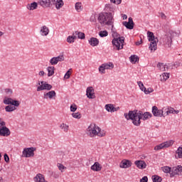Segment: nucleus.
I'll use <instances>...</instances> for the list:
<instances>
[{"instance_id": "29", "label": "nucleus", "mask_w": 182, "mask_h": 182, "mask_svg": "<svg viewBox=\"0 0 182 182\" xmlns=\"http://www.w3.org/2000/svg\"><path fill=\"white\" fill-rule=\"evenodd\" d=\"M75 11L77 12H82L83 11V5L82 2H77L75 4Z\"/></svg>"}, {"instance_id": "8", "label": "nucleus", "mask_w": 182, "mask_h": 182, "mask_svg": "<svg viewBox=\"0 0 182 182\" xmlns=\"http://www.w3.org/2000/svg\"><path fill=\"white\" fill-rule=\"evenodd\" d=\"M52 85L48 84L46 81H38V87H37V92H41V90H51Z\"/></svg>"}, {"instance_id": "7", "label": "nucleus", "mask_w": 182, "mask_h": 182, "mask_svg": "<svg viewBox=\"0 0 182 182\" xmlns=\"http://www.w3.org/2000/svg\"><path fill=\"white\" fill-rule=\"evenodd\" d=\"M55 0H39L38 4L42 8H52L55 5Z\"/></svg>"}, {"instance_id": "26", "label": "nucleus", "mask_w": 182, "mask_h": 182, "mask_svg": "<svg viewBox=\"0 0 182 182\" xmlns=\"http://www.w3.org/2000/svg\"><path fill=\"white\" fill-rule=\"evenodd\" d=\"M105 109L107 112H110L111 113H113L116 112L117 109L114 107V106L112 104H107L105 105Z\"/></svg>"}, {"instance_id": "52", "label": "nucleus", "mask_w": 182, "mask_h": 182, "mask_svg": "<svg viewBox=\"0 0 182 182\" xmlns=\"http://www.w3.org/2000/svg\"><path fill=\"white\" fill-rule=\"evenodd\" d=\"M75 110H77V105H70V112H75Z\"/></svg>"}, {"instance_id": "19", "label": "nucleus", "mask_w": 182, "mask_h": 182, "mask_svg": "<svg viewBox=\"0 0 182 182\" xmlns=\"http://www.w3.org/2000/svg\"><path fill=\"white\" fill-rule=\"evenodd\" d=\"M119 167L121 168H129V167H132V162L129 160L124 159L119 164Z\"/></svg>"}, {"instance_id": "43", "label": "nucleus", "mask_w": 182, "mask_h": 182, "mask_svg": "<svg viewBox=\"0 0 182 182\" xmlns=\"http://www.w3.org/2000/svg\"><path fill=\"white\" fill-rule=\"evenodd\" d=\"M137 84H138L140 90H141V92H144V90H146V87H144V84H143V82L138 81Z\"/></svg>"}, {"instance_id": "10", "label": "nucleus", "mask_w": 182, "mask_h": 182, "mask_svg": "<svg viewBox=\"0 0 182 182\" xmlns=\"http://www.w3.org/2000/svg\"><path fill=\"white\" fill-rule=\"evenodd\" d=\"M152 114L155 117H166V114H164V107L161 109H159L156 106L152 107Z\"/></svg>"}, {"instance_id": "44", "label": "nucleus", "mask_w": 182, "mask_h": 182, "mask_svg": "<svg viewBox=\"0 0 182 182\" xmlns=\"http://www.w3.org/2000/svg\"><path fill=\"white\" fill-rule=\"evenodd\" d=\"M152 181L153 182H161V177L159 176H153Z\"/></svg>"}, {"instance_id": "23", "label": "nucleus", "mask_w": 182, "mask_h": 182, "mask_svg": "<svg viewBox=\"0 0 182 182\" xmlns=\"http://www.w3.org/2000/svg\"><path fill=\"white\" fill-rule=\"evenodd\" d=\"M34 182H47L46 180H45V176L41 173H38L34 177Z\"/></svg>"}, {"instance_id": "53", "label": "nucleus", "mask_w": 182, "mask_h": 182, "mask_svg": "<svg viewBox=\"0 0 182 182\" xmlns=\"http://www.w3.org/2000/svg\"><path fill=\"white\" fill-rule=\"evenodd\" d=\"M110 2L115 4L116 5H120V4H122V0H110Z\"/></svg>"}, {"instance_id": "5", "label": "nucleus", "mask_w": 182, "mask_h": 182, "mask_svg": "<svg viewBox=\"0 0 182 182\" xmlns=\"http://www.w3.org/2000/svg\"><path fill=\"white\" fill-rule=\"evenodd\" d=\"M148 39L150 43L149 49L151 52H154L157 49V42H159V39L154 37V33L151 31L147 32Z\"/></svg>"}, {"instance_id": "58", "label": "nucleus", "mask_w": 182, "mask_h": 182, "mask_svg": "<svg viewBox=\"0 0 182 182\" xmlns=\"http://www.w3.org/2000/svg\"><path fill=\"white\" fill-rule=\"evenodd\" d=\"M6 123H5V122H4V121H2V122H0V126H1V127H6Z\"/></svg>"}, {"instance_id": "17", "label": "nucleus", "mask_w": 182, "mask_h": 182, "mask_svg": "<svg viewBox=\"0 0 182 182\" xmlns=\"http://www.w3.org/2000/svg\"><path fill=\"white\" fill-rule=\"evenodd\" d=\"M49 32H50L49 27L46 26H43L40 28V34L41 36H48Z\"/></svg>"}, {"instance_id": "9", "label": "nucleus", "mask_w": 182, "mask_h": 182, "mask_svg": "<svg viewBox=\"0 0 182 182\" xmlns=\"http://www.w3.org/2000/svg\"><path fill=\"white\" fill-rule=\"evenodd\" d=\"M3 103L4 105H11V106H16V107H19V105H21V102L16 100H14L9 97H4Z\"/></svg>"}, {"instance_id": "64", "label": "nucleus", "mask_w": 182, "mask_h": 182, "mask_svg": "<svg viewBox=\"0 0 182 182\" xmlns=\"http://www.w3.org/2000/svg\"><path fill=\"white\" fill-rule=\"evenodd\" d=\"M2 181V177L0 176V182Z\"/></svg>"}, {"instance_id": "13", "label": "nucleus", "mask_w": 182, "mask_h": 182, "mask_svg": "<svg viewBox=\"0 0 182 182\" xmlns=\"http://www.w3.org/2000/svg\"><path fill=\"white\" fill-rule=\"evenodd\" d=\"M65 57L63 55H59L58 57H53L50 60V63L52 65H58V62H63Z\"/></svg>"}, {"instance_id": "47", "label": "nucleus", "mask_w": 182, "mask_h": 182, "mask_svg": "<svg viewBox=\"0 0 182 182\" xmlns=\"http://www.w3.org/2000/svg\"><path fill=\"white\" fill-rule=\"evenodd\" d=\"M4 93H6V95H7V96H11V95H12V93H14V91L11 88H6L4 90Z\"/></svg>"}, {"instance_id": "55", "label": "nucleus", "mask_w": 182, "mask_h": 182, "mask_svg": "<svg viewBox=\"0 0 182 182\" xmlns=\"http://www.w3.org/2000/svg\"><path fill=\"white\" fill-rule=\"evenodd\" d=\"M4 161L6 163H9V156L6 154H4Z\"/></svg>"}, {"instance_id": "27", "label": "nucleus", "mask_w": 182, "mask_h": 182, "mask_svg": "<svg viewBox=\"0 0 182 182\" xmlns=\"http://www.w3.org/2000/svg\"><path fill=\"white\" fill-rule=\"evenodd\" d=\"M54 5H55L56 9L59 10L63 7L65 3L63 2V0H55Z\"/></svg>"}, {"instance_id": "12", "label": "nucleus", "mask_w": 182, "mask_h": 182, "mask_svg": "<svg viewBox=\"0 0 182 182\" xmlns=\"http://www.w3.org/2000/svg\"><path fill=\"white\" fill-rule=\"evenodd\" d=\"M182 176V166H177L172 168V173H171V177H174L176 175Z\"/></svg>"}, {"instance_id": "62", "label": "nucleus", "mask_w": 182, "mask_h": 182, "mask_svg": "<svg viewBox=\"0 0 182 182\" xmlns=\"http://www.w3.org/2000/svg\"><path fill=\"white\" fill-rule=\"evenodd\" d=\"M164 114H165V116H168L167 110H164Z\"/></svg>"}, {"instance_id": "33", "label": "nucleus", "mask_w": 182, "mask_h": 182, "mask_svg": "<svg viewBox=\"0 0 182 182\" xmlns=\"http://www.w3.org/2000/svg\"><path fill=\"white\" fill-rule=\"evenodd\" d=\"M176 159H182V146H179L176 151Z\"/></svg>"}, {"instance_id": "38", "label": "nucleus", "mask_w": 182, "mask_h": 182, "mask_svg": "<svg viewBox=\"0 0 182 182\" xmlns=\"http://www.w3.org/2000/svg\"><path fill=\"white\" fill-rule=\"evenodd\" d=\"M102 65L104 66L105 70L113 69V68H114V65H113V63H105L102 64Z\"/></svg>"}, {"instance_id": "50", "label": "nucleus", "mask_w": 182, "mask_h": 182, "mask_svg": "<svg viewBox=\"0 0 182 182\" xmlns=\"http://www.w3.org/2000/svg\"><path fill=\"white\" fill-rule=\"evenodd\" d=\"M161 149H164V144H161L159 145H156L155 147H154V150H156L157 151L159 150H161Z\"/></svg>"}, {"instance_id": "35", "label": "nucleus", "mask_w": 182, "mask_h": 182, "mask_svg": "<svg viewBox=\"0 0 182 182\" xmlns=\"http://www.w3.org/2000/svg\"><path fill=\"white\" fill-rule=\"evenodd\" d=\"M76 38H77L76 36L73 33L72 36H69L67 38V42L68 43H75V40H76Z\"/></svg>"}, {"instance_id": "28", "label": "nucleus", "mask_w": 182, "mask_h": 182, "mask_svg": "<svg viewBox=\"0 0 182 182\" xmlns=\"http://www.w3.org/2000/svg\"><path fill=\"white\" fill-rule=\"evenodd\" d=\"M27 9L29 11H35V9H38V3L33 2L31 4H28Z\"/></svg>"}, {"instance_id": "1", "label": "nucleus", "mask_w": 182, "mask_h": 182, "mask_svg": "<svg viewBox=\"0 0 182 182\" xmlns=\"http://www.w3.org/2000/svg\"><path fill=\"white\" fill-rule=\"evenodd\" d=\"M125 119L127 120H132V123L134 126H140L141 124V120H149V119H151V113L145 112L143 114L141 111H129V113H125L124 114Z\"/></svg>"}, {"instance_id": "63", "label": "nucleus", "mask_w": 182, "mask_h": 182, "mask_svg": "<svg viewBox=\"0 0 182 182\" xmlns=\"http://www.w3.org/2000/svg\"><path fill=\"white\" fill-rule=\"evenodd\" d=\"M1 36H4V32L0 31V38H1Z\"/></svg>"}, {"instance_id": "40", "label": "nucleus", "mask_w": 182, "mask_h": 182, "mask_svg": "<svg viewBox=\"0 0 182 182\" xmlns=\"http://www.w3.org/2000/svg\"><path fill=\"white\" fill-rule=\"evenodd\" d=\"M164 173H169L170 176H171V173H173L171 168L168 166H164L162 168Z\"/></svg>"}, {"instance_id": "56", "label": "nucleus", "mask_w": 182, "mask_h": 182, "mask_svg": "<svg viewBox=\"0 0 182 182\" xmlns=\"http://www.w3.org/2000/svg\"><path fill=\"white\" fill-rule=\"evenodd\" d=\"M149 181V178L147 176H144L141 180L140 182H147Z\"/></svg>"}, {"instance_id": "34", "label": "nucleus", "mask_w": 182, "mask_h": 182, "mask_svg": "<svg viewBox=\"0 0 182 182\" xmlns=\"http://www.w3.org/2000/svg\"><path fill=\"white\" fill-rule=\"evenodd\" d=\"M157 68L161 70V72H166L168 69V65H164L163 63H159Z\"/></svg>"}, {"instance_id": "36", "label": "nucleus", "mask_w": 182, "mask_h": 182, "mask_svg": "<svg viewBox=\"0 0 182 182\" xmlns=\"http://www.w3.org/2000/svg\"><path fill=\"white\" fill-rule=\"evenodd\" d=\"M162 144H164V149H167L168 147H171V146H173V144H174V141L169 140V141H166Z\"/></svg>"}, {"instance_id": "11", "label": "nucleus", "mask_w": 182, "mask_h": 182, "mask_svg": "<svg viewBox=\"0 0 182 182\" xmlns=\"http://www.w3.org/2000/svg\"><path fill=\"white\" fill-rule=\"evenodd\" d=\"M35 150L36 149L33 147L25 148L22 152V156L26 158L33 157L35 156Z\"/></svg>"}, {"instance_id": "6", "label": "nucleus", "mask_w": 182, "mask_h": 182, "mask_svg": "<svg viewBox=\"0 0 182 182\" xmlns=\"http://www.w3.org/2000/svg\"><path fill=\"white\" fill-rule=\"evenodd\" d=\"M112 43L113 45L114 49H116L117 50H120L123 49L124 37L114 38L112 40Z\"/></svg>"}, {"instance_id": "24", "label": "nucleus", "mask_w": 182, "mask_h": 182, "mask_svg": "<svg viewBox=\"0 0 182 182\" xmlns=\"http://www.w3.org/2000/svg\"><path fill=\"white\" fill-rule=\"evenodd\" d=\"M164 110H166V114H168V116L171 114H174V113H176V114H178V113H180V111L175 110L174 108L164 107Z\"/></svg>"}, {"instance_id": "51", "label": "nucleus", "mask_w": 182, "mask_h": 182, "mask_svg": "<svg viewBox=\"0 0 182 182\" xmlns=\"http://www.w3.org/2000/svg\"><path fill=\"white\" fill-rule=\"evenodd\" d=\"M99 72H100V73H102V75L106 73V70L103 64L99 68Z\"/></svg>"}, {"instance_id": "39", "label": "nucleus", "mask_w": 182, "mask_h": 182, "mask_svg": "<svg viewBox=\"0 0 182 182\" xmlns=\"http://www.w3.org/2000/svg\"><path fill=\"white\" fill-rule=\"evenodd\" d=\"M74 33L75 36H77L78 39H85L86 38L85 33L80 31H75Z\"/></svg>"}, {"instance_id": "46", "label": "nucleus", "mask_w": 182, "mask_h": 182, "mask_svg": "<svg viewBox=\"0 0 182 182\" xmlns=\"http://www.w3.org/2000/svg\"><path fill=\"white\" fill-rule=\"evenodd\" d=\"M73 117L74 119H81L82 118V114L80 112H73L72 114Z\"/></svg>"}, {"instance_id": "15", "label": "nucleus", "mask_w": 182, "mask_h": 182, "mask_svg": "<svg viewBox=\"0 0 182 182\" xmlns=\"http://www.w3.org/2000/svg\"><path fill=\"white\" fill-rule=\"evenodd\" d=\"M86 96L88 99H95L96 96L95 95V90L92 87H88L86 90Z\"/></svg>"}, {"instance_id": "3", "label": "nucleus", "mask_w": 182, "mask_h": 182, "mask_svg": "<svg viewBox=\"0 0 182 182\" xmlns=\"http://www.w3.org/2000/svg\"><path fill=\"white\" fill-rule=\"evenodd\" d=\"M98 22L100 25H107L108 26L113 27V23H114V14L107 12L100 13Z\"/></svg>"}, {"instance_id": "16", "label": "nucleus", "mask_w": 182, "mask_h": 182, "mask_svg": "<svg viewBox=\"0 0 182 182\" xmlns=\"http://www.w3.org/2000/svg\"><path fill=\"white\" fill-rule=\"evenodd\" d=\"M122 23L127 29H133V28H134V23L133 22V18L132 17L128 18V22L124 21Z\"/></svg>"}, {"instance_id": "30", "label": "nucleus", "mask_w": 182, "mask_h": 182, "mask_svg": "<svg viewBox=\"0 0 182 182\" xmlns=\"http://www.w3.org/2000/svg\"><path fill=\"white\" fill-rule=\"evenodd\" d=\"M60 129L64 132V133H68L69 132V125L65 124V123H61L60 124Z\"/></svg>"}, {"instance_id": "21", "label": "nucleus", "mask_w": 182, "mask_h": 182, "mask_svg": "<svg viewBox=\"0 0 182 182\" xmlns=\"http://www.w3.org/2000/svg\"><path fill=\"white\" fill-rule=\"evenodd\" d=\"M99 39L97 38L92 37L88 40V43L90 44L91 46H99Z\"/></svg>"}, {"instance_id": "31", "label": "nucleus", "mask_w": 182, "mask_h": 182, "mask_svg": "<svg viewBox=\"0 0 182 182\" xmlns=\"http://www.w3.org/2000/svg\"><path fill=\"white\" fill-rule=\"evenodd\" d=\"M16 106L15 105H7L5 107V110L7 112H15L16 110Z\"/></svg>"}, {"instance_id": "14", "label": "nucleus", "mask_w": 182, "mask_h": 182, "mask_svg": "<svg viewBox=\"0 0 182 182\" xmlns=\"http://www.w3.org/2000/svg\"><path fill=\"white\" fill-rule=\"evenodd\" d=\"M11 134V131L9 128L6 127H0V136H3L4 137H8Z\"/></svg>"}, {"instance_id": "4", "label": "nucleus", "mask_w": 182, "mask_h": 182, "mask_svg": "<svg viewBox=\"0 0 182 182\" xmlns=\"http://www.w3.org/2000/svg\"><path fill=\"white\" fill-rule=\"evenodd\" d=\"M173 38H174V32L169 31L163 36L161 39L162 43L168 48H171V43H173Z\"/></svg>"}, {"instance_id": "2", "label": "nucleus", "mask_w": 182, "mask_h": 182, "mask_svg": "<svg viewBox=\"0 0 182 182\" xmlns=\"http://www.w3.org/2000/svg\"><path fill=\"white\" fill-rule=\"evenodd\" d=\"M86 134L89 136V137L92 138L105 137V136H106V131L102 129V128L99 127L96 124L92 123L87 128Z\"/></svg>"}, {"instance_id": "41", "label": "nucleus", "mask_w": 182, "mask_h": 182, "mask_svg": "<svg viewBox=\"0 0 182 182\" xmlns=\"http://www.w3.org/2000/svg\"><path fill=\"white\" fill-rule=\"evenodd\" d=\"M129 59L132 63H136V62H139V58L137 55H132Z\"/></svg>"}, {"instance_id": "18", "label": "nucleus", "mask_w": 182, "mask_h": 182, "mask_svg": "<svg viewBox=\"0 0 182 182\" xmlns=\"http://www.w3.org/2000/svg\"><path fill=\"white\" fill-rule=\"evenodd\" d=\"M43 96L44 99H50V100H52L53 97H56V92H55V90H51L48 92H45Z\"/></svg>"}, {"instance_id": "32", "label": "nucleus", "mask_w": 182, "mask_h": 182, "mask_svg": "<svg viewBox=\"0 0 182 182\" xmlns=\"http://www.w3.org/2000/svg\"><path fill=\"white\" fill-rule=\"evenodd\" d=\"M47 70H48V76L49 77H50V76H53V75L55 74V67L53 66H50L47 68Z\"/></svg>"}, {"instance_id": "57", "label": "nucleus", "mask_w": 182, "mask_h": 182, "mask_svg": "<svg viewBox=\"0 0 182 182\" xmlns=\"http://www.w3.org/2000/svg\"><path fill=\"white\" fill-rule=\"evenodd\" d=\"M112 36H113L114 39V38H119V33H117V32H116V31H112Z\"/></svg>"}, {"instance_id": "54", "label": "nucleus", "mask_w": 182, "mask_h": 182, "mask_svg": "<svg viewBox=\"0 0 182 182\" xmlns=\"http://www.w3.org/2000/svg\"><path fill=\"white\" fill-rule=\"evenodd\" d=\"M159 17L161 18V19H166L167 18V16L163 12L159 13Z\"/></svg>"}, {"instance_id": "42", "label": "nucleus", "mask_w": 182, "mask_h": 182, "mask_svg": "<svg viewBox=\"0 0 182 182\" xmlns=\"http://www.w3.org/2000/svg\"><path fill=\"white\" fill-rule=\"evenodd\" d=\"M109 35V32L107 31H102L99 32V36L100 38H106Z\"/></svg>"}, {"instance_id": "20", "label": "nucleus", "mask_w": 182, "mask_h": 182, "mask_svg": "<svg viewBox=\"0 0 182 182\" xmlns=\"http://www.w3.org/2000/svg\"><path fill=\"white\" fill-rule=\"evenodd\" d=\"M105 12H107V14H114L116 11V7L112 4H106L105 7Z\"/></svg>"}, {"instance_id": "37", "label": "nucleus", "mask_w": 182, "mask_h": 182, "mask_svg": "<svg viewBox=\"0 0 182 182\" xmlns=\"http://www.w3.org/2000/svg\"><path fill=\"white\" fill-rule=\"evenodd\" d=\"M170 77V73H164L161 75V82H166L168 78Z\"/></svg>"}, {"instance_id": "25", "label": "nucleus", "mask_w": 182, "mask_h": 182, "mask_svg": "<svg viewBox=\"0 0 182 182\" xmlns=\"http://www.w3.org/2000/svg\"><path fill=\"white\" fill-rule=\"evenodd\" d=\"M134 164L138 167V168H146V162L144 161H136Z\"/></svg>"}, {"instance_id": "49", "label": "nucleus", "mask_w": 182, "mask_h": 182, "mask_svg": "<svg viewBox=\"0 0 182 182\" xmlns=\"http://www.w3.org/2000/svg\"><path fill=\"white\" fill-rule=\"evenodd\" d=\"M72 69H70L64 75V79H69L70 77V75H72Z\"/></svg>"}, {"instance_id": "22", "label": "nucleus", "mask_w": 182, "mask_h": 182, "mask_svg": "<svg viewBox=\"0 0 182 182\" xmlns=\"http://www.w3.org/2000/svg\"><path fill=\"white\" fill-rule=\"evenodd\" d=\"M91 170H92V171H101L102 165H100L99 162H95V164L91 166Z\"/></svg>"}, {"instance_id": "61", "label": "nucleus", "mask_w": 182, "mask_h": 182, "mask_svg": "<svg viewBox=\"0 0 182 182\" xmlns=\"http://www.w3.org/2000/svg\"><path fill=\"white\" fill-rule=\"evenodd\" d=\"M122 18L124 20V19H127V15L126 14H123L122 15Z\"/></svg>"}, {"instance_id": "60", "label": "nucleus", "mask_w": 182, "mask_h": 182, "mask_svg": "<svg viewBox=\"0 0 182 182\" xmlns=\"http://www.w3.org/2000/svg\"><path fill=\"white\" fill-rule=\"evenodd\" d=\"M39 76H43L45 75V71L41 70L38 73Z\"/></svg>"}, {"instance_id": "45", "label": "nucleus", "mask_w": 182, "mask_h": 182, "mask_svg": "<svg viewBox=\"0 0 182 182\" xmlns=\"http://www.w3.org/2000/svg\"><path fill=\"white\" fill-rule=\"evenodd\" d=\"M57 166L58 167V169L60 170V171H61V173H63V171L66 170V167L62 164H57Z\"/></svg>"}, {"instance_id": "59", "label": "nucleus", "mask_w": 182, "mask_h": 182, "mask_svg": "<svg viewBox=\"0 0 182 182\" xmlns=\"http://www.w3.org/2000/svg\"><path fill=\"white\" fill-rule=\"evenodd\" d=\"M142 43H143V41L141 40V38L139 41L136 42V45L137 46H139V45H141Z\"/></svg>"}, {"instance_id": "48", "label": "nucleus", "mask_w": 182, "mask_h": 182, "mask_svg": "<svg viewBox=\"0 0 182 182\" xmlns=\"http://www.w3.org/2000/svg\"><path fill=\"white\" fill-rule=\"evenodd\" d=\"M153 92H154V90L151 87H149L147 89L145 88V90L144 91L145 95H150V93H153Z\"/></svg>"}]
</instances>
